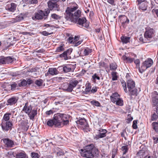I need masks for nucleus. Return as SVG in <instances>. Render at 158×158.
I'll use <instances>...</instances> for the list:
<instances>
[{
	"instance_id": "1",
	"label": "nucleus",
	"mask_w": 158,
	"mask_h": 158,
	"mask_svg": "<svg viewBox=\"0 0 158 158\" xmlns=\"http://www.w3.org/2000/svg\"><path fill=\"white\" fill-rule=\"evenodd\" d=\"M78 5L73 3L71 6H68L64 13L65 19L67 20L76 23L77 20L81 15V12L78 8Z\"/></svg>"
},
{
	"instance_id": "2",
	"label": "nucleus",
	"mask_w": 158,
	"mask_h": 158,
	"mask_svg": "<svg viewBox=\"0 0 158 158\" xmlns=\"http://www.w3.org/2000/svg\"><path fill=\"white\" fill-rule=\"evenodd\" d=\"M55 118L56 120L58 121L57 125L59 126V127L67 125L69 123V116L66 114L57 113L55 114Z\"/></svg>"
},
{
	"instance_id": "3",
	"label": "nucleus",
	"mask_w": 158,
	"mask_h": 158,
	"mask_svg": "<svg viewBox=\"0 0 158 158\" xmlns=\"http://www.w3.org/2000/svg\"><path fill=\"white\" fill-rule=\"evenodd\" d=\"M92 146L90 147V145L86 146L84 149H81V155L83 156L88 158H93L94 154L92 152Z\"/></svg>"
},
{
	"instance_id": "4",
	"label": "nucleus",
	"mask_w": 158,
	"mask_h": 158,
	"mask_svg": "<svg viewBox=\"0 0 158 158\" xmlns=\"http://www.w3.org/2000/svg\"><path fill=\"white\" fill-rule=\"evenodd\" d=\"M153 63L152 60L151 59H148L147 60H146L143 63H142L141 67L139 68V72L142 73L148 68L150 67L152 65Z\"/></svg>"
},
{
	"instance_id": "5",
	"label": "nucleus",
	"mask_w": 158,
	"mask_h": 158,
	"mask_svg": "<svg viewBox=\"0 0 158 158\" xmlns=\"http://www.w3.org/2000/svg\"><path fill=\"white\" fill-rule=\"evenodd\" d=\"M48 5L49 9L51 10L59 11L60 10L59 5L57 2H53L50 0L48 2Z\"/></svg>"
},
{
	"instance_id": "6",
	"label": "nucleus",
	"mask_w": 158,
	"mask_h": 158,
	"mask_svg": "<svg viewBox=\"0 0 158 158\" xmlns=\"http://www.w3.org/2000/svg\"><path fill=\"white\" fill-rule=\"evenodd\" d=\"M154 31L153 29L148 28L144 34V37L148 40L152 38L154 34Z\"/></svg>"
},
{
	"instance_id": "7",
	"label": "nucleus",
	"mask_w": 158,
	"mask_h": 158,
	"mask_svg": "<svg viewBox=\"0 0 158 158\" xmlns=\"http://www.w3.org/2000/svg\"><path fill=\"white\" fill-rule=\"evenodd\" d=\"M1 126L2 129L3 131H7L11 129L12 124L10 121H7L2 122Z\"/></svg>"
},
{
	"instance_id": "8",
	"label": "nucleus",
	"mask_w": 158,
	"mask_h": 158,
	"mask_svg": "<svg viewBox=\"0 0 158 158\" xmlns=\"http://www.w3.org/2000/svg\"><path fill=\"white\" fill-rule=\"evenodd\" d=\"M58 69H63V71L65 73L73 72L75 69V67L72 65H67L63 67L62 66L59 67Z\"/></svg>"
},
{
	"instance_id": "9",
	"label": "nucleus",
	"mask_w": 158,
	"mask_h": 158,
	"mask_svg": "<svg viewBox=\"0 0 158 158\" xmlns=\"http://www.w3.org/2000/svg\"><path fill=\"white\" fill-rule=\"evenodd\" d=\"M45 15V13L43 11L40 10L35 13L34 16L32 17V19L33 20L41 19L44 17Z\"/></svg>"
},
{
	"instance_id": "10",
	"label": "nucleus",
	"mask_w": 158,
	"mask_h": 158,
	"mask_svg": "<svg viewBox=\"0 0 158 158\" xmlns=\"http://www.w3.org/2000/svg\"><path fill=\"white\" fill-rule=\"evenodd\" d=\"M19 125L25 131H27L29 127L28 125V121L27 119L20 120L19 122Z\"/></svg>"
},
{
	"instance_id": "11",
	"label": "nucleus",
	"mask_w": 158,
	"mask_h": 158,
	"mask_svg": "<svg viewBox=\"0 0 158 158\" xmlns=\"http://www.w3.org/2000/svg\"><path fill=\"white\" fill-rule=\"evenodd\" d=\"M17 5L14 3L12 2L10 4L7 5L6 9L10 11L13 12L16 10Z\"/></svg>"
},
{
	"instance_id": "12",
	"label": "nucleus",
	"mask_w": 158,
	"mask_h": 158,
	"mask_svg": "<svg viewBox=\"0 0 158 158\" xmlns=\"http://www.w3.org/2000/svg\"><path fill=\"white\" fill-rule=\"evenodd\" d=\"M2 140L6 147L11 148L14 145V142L11 139L4 138Z\"/></svg>"
},
{
	"instance_id": "13",
	"label": "nucleus",
	"mask_w": 158,
	"mask_h": 158,
	"mask_svg": "<svg viewBox=\"0 0 158 158\" xmlns=\"http://www.w3.org/2000/svg\"><path fill=\"white\" fill-rule=\"evenodd\" d=\"M32 109V108L31 104L28 102H26L24 106L23 110L27 114L29 113Z\"/></svg>"
},
{
	"instance_id": "14",
	"label": "nucleus",
	"mask_w": 158,
	"mask_h": 158,
	"mask_svg": "<svg viewBox=\"0 0 158 158\" xmlns=\"http://www.w3.org/2000/svg\"><path fill=\"white\" fill-rule=\"evenodd\" d=\"M152 98L153 105L156 106L158 104V94L156 92L154 91L153 92Z\"/></svg>"
},
{
	"instance_id": "15",
	"label": "nucleus",
	"mask_w": 158,
	"mask_h": 158,
	"mask_svg": "<svg viewBox=\"0 0 158 158\" xmlns=\"http://www.w3.org/2000/svg\"><path fill=\"white\" fill-rule=\"evenodd\" d=\"M56 120L55 114L53 120L50 119L47 122V125L49 126H52L53 125H54L56 127H59V126L57 125L58 121H56ZM56 120L57 121V120Z\"/></svg>"
},
{
	"instance_id": "16",
	"label": "nucleus",
	"mask_w": 158,
	"mask_h": 158,
	"mask_svg": "<svg viewBox=\"0 0 158 158\" xmlns=\"http://www.w3.org/2000/svg\"><path fill=\"white\" fill-rule=\"evenodd\" d=\"M86 21V19L85 18H79L76 23L82 27H86V26H84V25L85 24Z\"/></svg>"
},
{
	"instance_id": "17",
	"label": "nucleus",
	"mask_w": 158,
	"mask_h": 158,
	"mask_svg": "<svg viewBox=\"0 0 158 158\" xmlns=\"http://www.w3.org/2000/svg\"><path fill=\"white\" fill-rule=\"evenodd\" d=\"M127 87L128 89L135 88V82L132 79H128L127 81Z\"/></svg>"
},
{
	"instance_id": "18",
	"label": "nucleus",
	"mask_w": 158,
	"mask_h": 158,
	"mask_svg": "<svg viewBox=\"0 0 158 158\" xmlns=\"http://www.w3.org/2000/svg\"><path fill=\"white\" fill-rule=\"evenodd\" d=\"M77 124L83 126L84 127H87L88 125L86 120L84 118H81L76 121Z\"/></svg>"
},
{
	"instance_id": "19",
	"label": "nucleus",
	"mask_w": 158,
	"mask_h": 158,
	"mask_svg": "<svg viewBox=\"0 0 158 158\" xmlns=\"http://www.w3.org/2000/svg\"><path fill=\"white\" fill-rule=\"evenodd\" d=\"M37 114V110H32L31 111H30L29 113H28L27 114L28 115V116L30 119L31 120H33L35 116Z\"/></svg>"
},
{
	"instance_id": "20",
	"label": "nucleus",
	"mask_w": 158,
	"mask_h": 158,
	"mask_svg": "<svg viewBox=\"0 0 158 158\" xmlns=\"http://www.w3.org/2000/svg\"><path fill=\"white\" fill-rule=\"evenodd\" d=\"M48 72L49 73L53 76L56 75L59 73V72L55 68H50L49 69Z\"/></svg>"
},
{
	"instance_id": "21",
	"label": "nucleus",
	"mask_w": 158,
	"mask_h": 158,
	"mask_svg": "<svg viewBox=\"0 0 158 158\" xmlns=\"http://www.w3.org/2000/svg\"><path fill=\"white\" fill-rule=\"evenodd\" d=\"M18 100L15 97H13L9 99L7 101L8 105H12L15 104L16 103Z\"/></svg>"
},
{
	"instance_id": "22",
	"label": "nucleus",
	"mask_w": 158,
	"mask_h": 158,
	"mask_svg": "<svg viewBox=\"0 0 158 158\" xmlns=\"http://www.w3.org/2000/svg\"><path fill=\"white\" fill-rule=\"evenodd\" d=\"M110 97L111 101L114 103H115L120 98L118 94L117 93L113 94L112 96H110Z\"/></svg>"
},
{
	"instance_id": "23",
	"label": "nucleus",
	"mask_w": 158,
	"mask_h": 158,
	"mask_svg": "<svg viewBox=\"0 0 158 158\" xmlns=\"http://www.w3.org/2000/svg\"><path fill=\"white\" fill-rule=\"evenodd\" d=\"M121 20L123 25L125 24H128L129 22V20L125 15L121 16Z\"/></svg>"
},
{
	"instance_id": "24",
	"label": "nucleus",
	"mask_w": 158,
	"mask_h": 158,
	"mask_svg": "<svg viewBox=\"0 0 158 158\" xmlns=\"http://www.w3.org/2000/svg\"><path fill=\"white\" fill-rule=\"evenodd\" d=\"M137 89L135 88H132L128 89V92L129 95H132L137 96Z\"/></svg>"
},
{
	"instance_id": "25",
	"label": "nucleus",
	"mask_w": 158,
	"mask_h": 158,
	"mask_svg": "<svg viewBox=\"0 0 158 158\" xmlns=\"http://www.w3.org/2000/svg\"><path fill=\"white\" fill-rule=\"evenodd\" d=\"M107 131L106 130H103V133H98V134L96 135L95 137L97 139H99L103 138L106 136V133Z\"/></svg>"
},
{
	"instance_id": "26",
	"label": "nucleus",
	"mask_w": 158,
	"mask_h": 158,
	"mask_svg": "<svg viewBox=\"0 0 158 158\" xmlns=\"http://www.w3.org/2000/svg\"><path fill=\"white\" fill-rule=\"evenodd\" d=\"M147 2H144L139 5V9L142 10H146L147 9Z\"/></svg>"
},
{
	"instance_id": "27",
	"label": "nucleus",
	"mask_w": 158,
	"mask_h": 158,
	"mask_svg": "<svg viewBox=\"0 0 158 158\" xmlns=\"http://www.w3.org/2000/svg\"><path fill=\"white\" fill-rule=\"evenodd\" d=\"M123 59L127 63H131L133 62L134 59L129 57H127L126 56H123Z\"/></svg>"
},
{
	"instance_id": "28",
	"label": "nucleus",
	"mask_w": 158,
	"mask_h": 158,
	"mask_svg": "<svg viewBox=\"0 0 158 158\" xmlns=\"http://www.w3.org/2000/svg\"><path fill=\"white\" fill-rule=\"evenodd\" d=\"M26 155L24 152L18 153L16 155V158H26Z\"/></svg>"
},
{
	"instance_id": "29",
	"label": "nucleus",
	"mask_w": 158,
	"mask_h": 158,
	"mask_svg": "<svg viewBox=\"0 0 158 158\" xmlns=\"http://www.w3.org/2000/svg\"><path fill=\"white\" fill-rule=\"evenodd\" d=\"M10 113H6L3 116L2 122L10 121L9 120L10 118V116L11 115Z\"/></svg>"
},
{
	"instance_id": "30",
	"label": "nucleus",
	"mask_w": 158,
	"mask_h": 158,
	"mask_svg": "<svg viewBox=\"0 0 158 158\" xmlns=\"http://www.w3.org/2000/svg\"><path fill=\"white\" fill-rule=\"evenodd\" d=\"M5 58L6 64L11 63L14 61V59L10 56L5 57Z\"/></svg>"
},
{
	"instance_id": "31",
	"label": "nucleus",
	"mask_w": 158,
	"mask_h": 158,
	"mask_svg": "<svg viewBox=\"0 0 158 158\" xmlns=\"http://www.w3.org/2000/svg\"><path fill=\"white\" fill-rule=\"evenodd\" d=\"M69 50H68L64 52L63 53L60 54V57H63L65 60H67L68 59L67 56V53H69Z\"/></svg>"
},
{
	"instance_id": "32",
	"label": "nucleus",
	"mask_w": 158,
	"mask_h": 158,
	"mask_svg": "<svg viewBox=\"0 0 158 158\" xmlns=\"http://www.w3.org/2000/svg\"><path fill=\"white\" fill-rule=\"evenodd\" d=\"M145 152L143 150H140L137 153V155L140 158H143L145 156Z\"/></svg>"
},
{
	"instance_id": "33",
	"label": "nucleus",
	"mask_w": 158,
	"mask_h": 158,
	"mask_svg": "<svg viewBox=\"0 0 158 158\" xmlns=\"http://www.w3.org/2000/svg\"><path fill=\"white\" fill-rule=\"evenodd\" d=\"M70 84L74 88L78 83V81L76 80H72L69 82Z\"/></svg>"
},
{
	"instance_id": "34",
	"label": "nucleus",
	"mask_w": 158,
	"mask_h": 158,
	"mask_svg": "<svg viewBox=\"0 0 158 158\" xmlns=\"http://www.w3.org/2000/svg\"><path fill=\"white\" fill-rule=\"evenodd\" d=\"M130 39V37H129L122 36L121 37V39L122 42L123 43L125 44H126L129 42Z\"/></svg>"
},
{
	"instance_id": "35",
	"label": "nucleus",
	"mask_w": 158,
	"mask_h": 158,
	"mask_svg": "<svg viewBox=\"0 0 158 158\" xmlns=\"http://www.w3.org/2000/svg\"><path fill=\"white\" fill-rule=\"evenodd\" d=\"M92 52V50L91 49L87 48L85 49L84 51L83 54L85 56H87L89 55Z\"/></svg>"
},
{
	"instance_id": "36",
	"label": "nucleus",
	"mask_w": 158,
	"mask_h": 158,
	"mask_svg": "<svg viewBox=\"0 0 158 158\" xmlns=\"http://www.w3.org/2000/svg\"><path fill=\"white\" fill-rule=\"evenodd\" d=\"M89 145L90 147L92 146V151L93 154H94V153L95 154L98 155V150L94 147L93 144H91Z\"/></svg>"
},
{
	"instance_id": "37",
	"label": "nucleus",
	"mask_w": 158,
	"mask_h": 158,
	"mask_svg": "<svg viewBox=\"0 0 158 158\" xmlns=\"http://www.w3.org/2000/svg\"><path fill=\"white\" fill-rule=\"evenodd\" d=\"M11 38H9L6 41H4V44L5 46L7 47H10L11 45H12V44L10 42V39Z\"/></svg>"
},
{
	"instance_id": "38",
	"label": "nucleus",
	"mask_w": 158,
	"mask_h": 158,
	"mask_svg": "<svg viewBox=\"0 0 158 158\" xmlns=\"http://www.w3.org/2000/svg\"><path fill=\"white\" fill-rule=\"evenodd\" d=\"M121 83L124 91L125 93H127L128 91L127 88L126 84L125 82L124 81L122 80L121 81Z\"/></svg>"
},
{
	"instance_id": "39",
	"label": "nucleus",
	"mask_w": 158,
	"mask_h": 158,
	"mask_svg": "<svg viewBox=\"0 0 158 158\" xmlns=\"http://www.w3.org/2000/svg\"><path fill=\"white\" fill-rule=\"evenodd\" d=\"M153 129L156 132H158V123L157 122H153L152 124Z\"/></svg>"
},
{
	"instance_id": "40",
	"label": "nucleus",
	"mask_w": 158,
	"mask_h": 158,
	"mask_svg": "<svg viewBox=\"0 0 158 158\" xmlns=\"http://www.w3.org/2000/svg\"><path fill=\"white\" fill-rule=\"evenodd\" d=\"M112 77V80L113 81H116L117 80L118 77L117 76V73L116 72H113L111 73Z\"/></svg>"
},
{
	"instance_id": "41",
	"label": "nucleus",
	"mask_w": 158,
	"mask_h": 158,
	"mask_svg": "<svg viewBox=\"0 0 158 158\" xmlns=\"http://www.w3.org/2000/svg\"><path fill=\"white\" fill-rule=\"evenodd\" d=\"M121 150L123 151V154H125L127 152L128 150V146L126 145L122 146L121 148Z\"/></svg>"
},
{
	"instance_id": "42",
	"label": "nucleus",
	"mask_w": 158,
	"mask_h": 158,
	"mask_svg": "<svg viewBox=\"0 0 158 158\" xmlns=\"http://www.w3.org/2000/svg\"><path fill=\"white\" fill-rule=\"evenodd\" d=\"M43 83V81L41 79L37 80L35 81V84L39 86H41L42 85Z\"/></svg>"
},
{
	"instance_id": "43",
	"label": "nucleus",
	"mask_w": 158,
	"mask_h": 158,
	"mask_svg": "<svg viewBox=\"0 0 158 158\" xmlns=\"http://www.w3.org/2000/svg\"><path fill=\"white\" fill-rule=\"evenodd\" d=\"M91 90V85L90 83H88L86 84L85 91L86 92L90 91Z\"/></svg>"
},
{
	"instance_id": "44",
	"label": "nucleus",
	"mask_w": 158,
	"mask_h": 158,
	"mask_svg": "<svg viewBox=\"0 0 158 158\" xmlns=\"http://www.w3.org/2000/svg\"><path fill=\"white\" fill-rule=\"evenodd\" d=\"M79 38V36H75L74 38H73V37H70L69 38V42L71 43H73V44L74 41H75L76 39V38H77V39H78Z\"/></svg>"
},
{
	"instance_id": "45",
	"label": "nucleus",
	"mask_w": 158,
	"mask_h": 158,
	"mask_svg": "<svg viewBox=\"0 0 158 158\" xmlns=\"http://www.w3.org/2000/svg\"><path fill=\"white\" fill-rule=\"evenodd\" d=\"M90 103L92 105L96 106H100V103L98 102L95 100L92 101Z\"/></svg>"
},
{
	"instance_id": "46",
	"label": "nucleus",
	"mask_w": 158,
	"mask_h": 158,
	"mask_svg": "<svg viewBox=\"0 0 158 158\" xmlns=\"http://www.w3.org/2000/svg\"><path fill=\"white\" fill-rule=\"evenodd\" d=\"M51 17L53 19L56 20H58L59 19H60L61 18V17L60 16L56 14H52Z\"/></svg>"
},
{
	"instance_id": "47",
	"label": "nucleus",
	"mask_w": 158,
	"mask_h": 158,
	"mask_svg": "<svg viewBox=\"0 0 158 158\" xmlns=\"http://www.w3.org/2000/svg\"><path fill=\"white\" fill-rule=\"evenodd\" d=\"M116 104L119 106H122L123 105V101L120 98L118 99V100L115 102Z\"/></svg>"
},
{
	"instance_id": "48",
	"label": "nucleus",
	"mask_w": 158,
	"mask_h": 158,
	"mask_svg": "<svg viewBox=\"0 0 158 158\" xmlns=\"http://www.w3.org/2000/svg\"><path fill=\"white\" fill-rule=\"evenodd\" d=\"M19 87L25 86L27 85L26 81L23 80L18 84Z\"/></svg>"
},
{
	"instance_id": "49",
	"label": "nucleus",
	"mask_w": 158,
	"mask_h": 158,
	"mask_svg": "<svg viewBox=\"0 0 158 158\" xmlns=\"http://www.w3.org/2000/svg\"><path fill=\"white\" fill-rule=\"evenodd\" d=\"M67 87L68 88L67 89V91L71 92H72L73 89V86L70 84V83H67Z\"/></svg>"
},
{
	"instance_id": "50",
	"label": "nucleus",
	"mask_w": 158,
	"mask_h": 158,
	"mask_svg": "<svg viewBox=\"0 0 158 158\" xmlns=\"http://www.w3.org/2000/svg\"><path fill=\"white\" fill-rule=\"evenodd\" d=\"M31 156L32 158H39L40 156L35 152H32L31 153Z\"/></svg>"
},
{
	"instance_id": "51",
	"label": "nucleus",
	"mask_w": 158,
	"mask_h": 158,
	"mask_svg": "<svg viewBox=\"0 0 158 158\" xmlns=\"http://www.w3.org/2000/svg\"><path fill=\"white\" fill-rule=\"evenodd\" d=\"M16 19L17 20L16 21H17V22H20V21L23 20V17L22 15H20L17 16L16 17Z\"/></svg>"
},
{
	"instance_id": "52",
	"label": "nucleus",
	"mask_w": 158,
	"mask_h": 158,
	"mask_svg": "<svg viewBox=\"0 0 158 158\" xmlns=\"http://www.w3.org/2000/svg\"><path fill=\"white\" fill-rule=\"evenodd\" d=\"M110 69L115 70L117 68V65L115 63H112L110 65Z\"/></svg>"
},
{
	"instance_id": "53",
	"label": "nucleus",
	"mask_w": 158,
	"mask_h": 158,
	"mask_svg": "<svg viewBox=\"0 0 158 158\" xmlns=\"http://www.w3.org/2000/svg\"><path fill=\"white\" fill-rule=\"evenodd\" d=\"M77 38H76V39L74 41L73 44H74V45L76 46H77L79 45H80L81 43V41H78L77 42V41L78 40Z\"/></svg>"
},
{
	"instance_id": "54",
	"label": "nucleus",
	"mask_w": 158,
	"mask_h": 158,
	"mask_svg": "<svg viewBox=\"0 0 158 158\" xmlns=\"http://www.w3.org/2000/svg\"><path fill=\"white\" fill-rule=\"evenodd\" d=\"M64 50V48L63 46H61L57 48L56 51L57 52H60L63 51Z\"/></svg>"
},
{
	"instance_id": "55",
	"label": "nucleus",
	"mask_w": 158,
	"mask_h": 158,
	"mask_svg": "<svg viewBox=\"0 0 158 158\" xmlns=\"http://www.w3.org/2000/svg\"><path fill=\"white\" fill-rule=\"evenodd\" d=\"M156 152H153V155H148L147 156H146L144 157V158H157L156 156Z\"/></svg>"
},
{
	"instance_id": "56",
	"label": "nucleus",
	"mask_w": 158,
	"mask_h": 158,
	"mask_svg": "<svg viewBox=\"0 0 158 158\" xmlns=\"http://www.w3.org/2000/svg\"><path fill=\"white\" fill-rule=\"evenodd\" d=\"M5 58L4 57H0V64H5Z\"/></svg>"
},
{
	"instance_id": "57",
	"label": "nucleus",
	"mask_w": 158,
	"mask_h": 158,
	"mask_svg": "<svg viewBox=\"0 0 158 158\" xmlns=\"http://www.w3.org/2000/svg\"><path fill=\"white\" fill-rule=\"evenodd\" d=\"M158 118L157 115L156 114H153L151 117V120L152 121H155Z\"/></svg>"
},
{
	"instance_id": "58",
	"label": "nucleus",
	"mask_w": 158,
	"mask_h": 158,
	"mask_svg": "<svg viewBox=\"0 0 158 158\" xmlns=\"http://www.w3.org/2000/svg\"><path fill=\"white\" fill-rule=\"evenodd\" d=\"M137 121L136 120H134L133 122L132 127L134 129H136L137 128Z\"/></svg>"
},
{
	"instance_id": "59",
	"label": "nucleus",
	"mask_w": 158,
	"mask_h": 158,
	"mask_svg": "<svg viewBox=\"0 0 158 158\" xmlns=\"http://www.w3.org/2000/svg\"><path fill=\"white\" fill-rule=\"evenodd\" d=\"M17 85L15 83H14L11 85V90H14L17 87Z\"/></svg>"
},
{
	"instance_id": "60",
	"label": "nucleus",
	"mask_w": 158,
	"mask_h": 158,
	"mask_svg": "<svg viewBox=\"0 0 158 158\" xmlns=\"http://www.w3.org/2000/svg\"><path fill=\"white\" fill-rule=\"evenodd\" d=\"M52 33H48L46 31H44L41 32V34L44 36H48L52 34Z\"/></svg>"
},
{
	"instance_id": "61",
	"label": "nucleus",
	"mask_w": 158,
	"mask_h": 158,
	"mask_svg": "<svg viewBox=\"0 0 158 158\" xmlns=\"http://www.w3.org/2000/svg\"><path fill=\"white\" fill-rule=\"evenodd\" d=\"M93 78L95 80L97 79L98 80H99L100 79V77L99 76L96 74H94L92 76Z\"/></svg>"
},
{
	"instance_id": "62",
	"label": "nucleus",
	"mask_w": 158,
	"mask_h": 158,
	"mask_svg": "<svg viewBox=\"0 0 158 158\" xmlns=\"http://www.w3.org/2000/svg\"><path fill=\"white\" fill-rule=\"evenodd\" d=\"M50 10L49 9H47L45 11V13L44 12L45 14V17H44L45 19H46L47 18V16H48V15L49 14V13L50 12Z\"/></svg>"
},
{
	"instance_id": "63",
	"label": "nucleus",
	"mask_w": 158,
	"mask_h": 158,
	"mask_svg": "<svg viewBox=\"0 0 158 158\" xmlns=\"http://www.w3.org/2000/svg\"><path fill=\"white\" fill-rule=\"evenodd\" d=\"M97 90V88L96 87H93L92 89L90 91L91 93H94L96 92Z\"/></svg>"
},
{
	"instance_id": "64",
	"label": "nucleus",
	"mask_w": 158,
	"mask_h": 158,
	"mask_svg": "<svg viewBox=\"0 0 158 158\" xmlns=\"http://www.w3.org/2000/svg\"><path fill=\"white\" fill-rule=\"evenodd\" d=\"M153 139L154 140V143L155 144H156L158 143V137H153Z\"/></svg>"
}]
</instances>
